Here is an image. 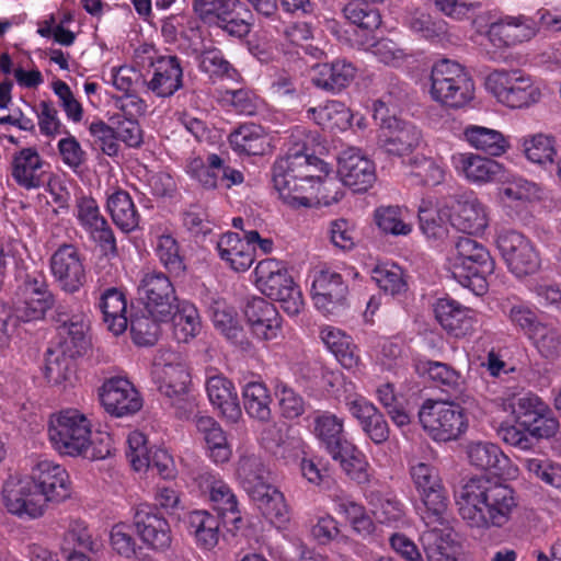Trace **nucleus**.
Returning <instances> with one entry per match:
<instances>
[{
    "mask_svg": "<svg viewBox=\"0 0 561 561\" xmlns=\"http://www.w3.org/2000/svg\"><path fill=\"white\" fill-rule=\"evenodd\" d=\"M313 139L306 128H293L286 142V153L273 167L274 187L283 203L294 209L329 203L322 190L331 183L327 179L330 168L309 152Z\"/></svg>",
    "mask_w": 561,
    "mask_h": 561,
    "instance_id": "obj_1",
    "label": "nucleus"
},
{
    "mask_svg": "<svg viewBox=\"0 0 561 561\" xmlns=\"http://www.w3.org/2000/svg\"><path fill=\"white\" fill-rule=\"evenodd\" d=\"M456 505L459 516L469 528L484 533L505 527L518 502L510 485L485 478H472L459 490Z\"/></svg>",
    "mask_w": 561,
    "mask_h": 561,
    "instance_id": "obj_2",
    "label": "nucleus"
},
{
    "mask_svg": "<svg viewBox=\"0 0 561 561\" xmlns=\"http://www.w3.org/2000/svg\"><path fill=\"white\" fill-rule=\"evenodd\" d=\"M57 335L55 351L46 359L45 377L49 382L61 383L68 379L69 360L83 356L91 346L89 320L81 311L57 309Z\"/></svg>",
    "mask_w": 561,
    "mask_h": 561,
    "instance_id": "obj_3",
    "label": "nucleus"
},
{
    "mask_svg": "<svg viewBox=\"0 0 561 561\" xmlns=\"http://www.w3.org/2000/svg\"><path fill=\"white\" fill-rule=\"evenodd\" d=\"M494 266L488 249L468 237H459L445 260V268L453 278L479 296L486 293L488 276L493 273Z\"/></svg>",
    "mask_w": 561,
    "mask_h": 561,
    "instance_id": "obj_4",
    "label": "nucleus"
},
{
    "mask_svg": "<svg viewBox=\"0 0 561 561\" xmlns=\"http://www.w3.org/2000/svg\"><path fill=\"white\" fill-rule=\"evenodd\" d=\"M267 474L268 471L260 458L247 456L240 459L238 478L242 488L262 515L280 528L289 520L288 507L284 494L267 482Z\"/></svg>",
    "mask_w": 561,
    "mask_h": 561,
    "instance_id": "obj_5",
    "label": "nucleus"
},
{
    "mask_svg": "<svg viewBox=\"0 0 561 561\" xmlns=\"http://www.w3.org/2000/svg\"><path fill=\"white\" fill-rule=\"evenodd\" d=\"M486 92L510 110H527L542 99V85L522 69H495L484 80Z\"/></svg>",
    "mask_w": 561,
    "mask_h": 561,
    "instance_id": "obj_6",
    "label": "nucleus"
},
{
    "mask_svg": "<svg viewBox=\"0 0 561 561\" xmlns=\"http://www.w3.org/2000/svg\"><path fill=\"white\" fill-rule=\"evenodd\" d=\"M428 80L431 99L443 106L461 108L474 98V82L466 68L457 61H436Z\"/></svg>",
    "mask_w": 561,
    "mask_h": 561,
    "instance_id": "obj_7",
    "label": "nucleus"
},
{
    "mask_svg": "<svg viewBox=\"0 0 561 561\" xmlns=\"http://www.w3.org/2000/svg\"><path fill=\"white\" fill-rule=\"evenodd\" d=\"M397 106L390 94L385 95L374 103L373 116L380 125L378 145L388 153L402 157L420 146L422 133L413 124L396 117Z\"/></svg>",
    "mask_w": 561,
    "mask_h": 561,
    "instance_id": "obj_8",
    "label": "nucleus"
},
{
    "mask_svg": "<svg viewBox=\"0 0 561 561\" xmlns=\"http://www.w3.org/2000/svg\"><path fill=\"white\" fill-rule=\"evenodd\" d=\"M253 274L254 284L263 295L278 301L288 316L300 313L304 308L301 293L283 262L275 259L262 260Z\"/></svg>",
    "mask_w": 561,
    "mask_h": 561,
    "instance_id": "obj_9",
    "label": "nucleus"
},
{
    "mask_svg": "<svg viewBox=\"0 0 561 561\" xmlns=\"http://www.w3.org/2000/svg\"><path fill=\"white\" fill-rule=\"evenodd\" d=\"M91 430L92 421L87 414L66 408L50 415L48 439L59 455L79 457L88 446Z\"/></svg>",
    "mask_w": 561,
    "mask_h": 561,
    "instance_id": "obj_10",
    "label": "nucleus"
},
{
    "mask_svg": "<svg viewBox=\"0 0 561 561\" xmlns=\"http://www.w3.org/2000/svg\"><path fill=\"white\" fill-rule=\"evenodd\" d=\"M423 430L435 442H450L462 435L468 427L463 409L454 402L428 399L419 411Z\"/></svg>",
    "mask_w": 561,
    "mask_h": 561,
    "instance_id": "obj_11",
    "label": "nucleus"
},
{
    "mask_svg": "<svg viewBox=\"0 0 561 561\" xmlns=\"http://www.w3.org/2000/svg\"><path fill=\"white\" fill-rule=\"evenodd\" d=\"M152 376L160 393L173 404L186 401L191 371L182 353L160 350L154 358Z\"/></svg>",
    "mask_w": 561,
    "mask_h": 561,
    "instance_id": "obj_12",
    "label": "nucleus"
},
{
    "mask_svg": "<svg viewBox=\"0 0 561 561\" xmlns=\"http://www.w3.org/2000/svg\"><path fill=\"white\" fill-rule=\"evenodd\" d=\"M1 502L8 514L25 520L38 519L48 510L27 474H10L3 481Z\"/></svg>",
    "mask_w": 561,
    "mask_h": 561,
    "instance_id": "obj_13",
    "label": "nucleus"
},
{
    "mask_svg": "<svg viewBox=\"0 0 561 561\" xmlns=\"http://www.w3.org/2000/svg\"><path fill=\"white\" fill-rule=\"evenodd\" d=\"M496 247L508 271L518 278L533 275L541 267L536 245L515 230L501 231L496 237Z\"/></svg>",
    "mask_w": 561,
    "mask_h": 561,
    "instance_id": "obj_14",
    "label": "nucleus"
},
{
    "mask_svg": "<svg viewBox=\"0 0 561 561\" xmlns=\"http://www.w3.org/2000/svg\"><path fill=\"white\" fill-rule=\"evenodd\" d=\"M126 443V456L135 471L156 469L162 479L172 480L176 477L178 470L172 455L165 448H148L144 433L131 431Z\"/></svg>",
    "mask_w": 561,
    "mask_h": 561,
    "instance_id": "obj_15",
    "label": "nucleus"
},
{
    "mask_svg": "<svg viewBox=\"0 0 561 561\" xmlns=\"http://www.w3.org/2000/svg\"><path fill=\"white\" fill-rule=\"evenodd\" d=\"M27 476L47 506L49 503H61L71 495L69 473L65 467L53 460H38Z\"/></svg>",
    "mask_w": 561,
    "mask_h": 561,
    "instance_id": "obj_16",
    "label": "nucleus"
},
{
    "mask_svg": "<svg viewBox=\"0 0 561 561\" xmlns=\"http://www.w3.org/2000/svg\"><path fill=\"white\" fill-rule=\"evenodd\" d=\"M139 293L151 318L157 320L171 318L179 300L174 286L165 274L156 271L145 273L140 280Z\"/></svg>",
    "mask_w": 561,
    "mask_h": 561,
    "instance_id": "obj_17",
    "label": "nucleus"
},
{
    "mask_svg": "<svg viewBox=\"0 0 561 561\" xmlns=\"http://www.w3.org/2000/svg\"><path fill=\"white\" fill-rule=\"evenodd\" d=\"M49 267L55 280L65 293L75 294L87 282L84 259L72 244L60 245L50 256Z\"/></svg>",
    "mask_w": 561,
    "mask_h": 561,
    "instance_id": "obj_18",
    "label": "nucleus"
},
{
    "mask_svg": "<svg viewBox=\"0 0 561 561\" xmlns=\"http://www.w3.org/2000/svg\"><path fill=\"white\" fill-rule=\"evenodd\" d=\"M337 175L354 192H366L376 181V167L359 148L350 147L339 156Z\"/></svg>",
    "mask_w": 561,
    "mask_h": 561,
    "instance_id": "obj_19",
    "label": "nucleus"
},
{
    "mask_svg": "<svg viewBox=\"0 0 561 561\" xmlns=\"http://www.w3.org/2000/svg\"><path fill=\"white\" fill-rule=\"evenodd\" d=\"M99 396L105 411L117 417L134 414L142 407L139 392L123 377L106 379L100 388Z\"/></svg>",
    "mask_w": 561,
    "mask_h": 561,
    "instance_id": "obj_20",
    "label": "nucleus"
},
{
    "mask_svg": "<svg viewBox=\"0 0 561 561\" xmlns=\"http://www.w3.org/2000/svg\"><path fill=\"white\" fill-rule=\"evenodd\" d=\"M450 163L459 178L474 185L493 183L504 174L502 163L476 152H455Z\"/></svg>",
    "mask_w": 561,
    "mask_h": 561,
    "instance_id": "obj_21",
    "label": "nucleus"
},
{
    "mask_svg": "<svg viewBox=\"0 0 561 561\" xmlns=\"http://www.w3.org/2000/svg\"><path fill=\"white\" fill-rule=\"evenodd\" d=\"M348 294L341 273L324 268L313 273L311 296L314 307L324 314H333L341 307Z\"/></svg>",
    "mask_w": 561,
    "mask_h": 561,
    "instance_id": "obj_22",
    "label": "nucleus"
},
{
    "mask_svg": "<svg viewBox=\"0 0 561 561\" xmlns=\"http://www.w3.org/2000/svg\"><path fill=\"white\" fill-rule=\"evenodd\" d=\"M134 526L142 543L157 552L167 551L172 545V529L168 519L153 507L141 505L134 516Z\"/></svg>",
    "mask_w": 561,
    "mask_h": 561,
    "instance_id": "obj_23",
    "label": "nucleus"
},
{
    "mask_svg": "<svg viewBox=\"0 0 561 561\" xmlns=\"http://www.w3.org/2000/svg\"><path fill=\"white\" fill-rule=\"evenodd\" d=\"M540 28L536 16L506 15L489 26L488 37L495 47H511L531 39Z\"/></svg>",
    "mask_w": 561,
    "mask_h": 561,
    "instance_id": "obj_24",
    "label": "nucleus"
},
{
    "mask_svg": "<svg viewBox=\"0 0 561 561\" xmlns=\"http://www.w3.org/2000/svg\"><path fill=\"white\" fill-rule=\"evenodd\" d=\"M76 216L80 226L106 251L116 250L114 233L100 211L96 201L90 196L77 198Z\"/></svg>",
    "mask_w": 561,
    "mask_h": 561,
    "instance_id": "obj_25",
    "label": "nucleus"
},
{
    "mask_svg": "<svg viewBox=\"0 0 561 561\" xmlns=\"http://www.w3.org/2000/svg\"><path fill=\"white\" fill-rule=\"evenodd\" d=\"M244 317L251 333L261 341L275 340L282 330V318L276 307L262 297L250 299Z\"/></svg>",
    "mask_w": 561,
    "mask_h": 561,
    "instance_id": "obj_26",
    "label": "nucleus"
},
{
    "mask_svg": "<svg viewBox=\"0 0 561 561\" xmlns=\"http://www.w3.org/2000/svg\"><path fill=\"white\" fill-rule=\"evenodd\" d=\"M205 388L209 402L230 422L241 416V408L234 385L214 368L206 370Z\"/></svg>",
    "mask_w": 561,
    "mask_h": 561,
    "instance_id": "obj_27",
    "label": "nucleus"
},
{
    "mask_svg": "<svg viewBox=\"0 0 561 561\" xmlns=\"http://www.w3.org/2000/svg\"><path fill=\"white\" fill-rule=\"evenodd\" d=\"M450 225L468 234H482L489 226L488 207L472 192L462 194L456 199Z\"/></svg>",
    "mask_w": 561,
    "mask_h": 561,
    "instance_id": "obj_28",
    "label": "nucleus"
},
{
    "mask_svg": "<svg viewBox=\"0 0 561 561\" xmlns=\"http://www.w3.org/2000/svg\"><path fill=\"white\" fill-rule=\"evenodd\" d=\"M467 455L470 463L478 469L494 470L495 474L507 480H513L518 476V468L496 444L472 442L467 447Z\"/></svg>",
    "mask_w": 561,
    "mask_h": 561,
    "instance_id": "obj_29",
    "label": "nucleus"
},
{
    "mask_svg": "<svg viewBox=\"0 0 561 561\" xmlns=\"http://www.w3.org/2000/svg\"><path fill=\"white\" fill-rule=\"evenodd\" d=\"M434 312L440 325L457 337L472 332L478 321L477 312L473 309L465 307L449 297L437 299Z\"/></svg>",
    "mask_w": 561,
    "mask_h": 561,
    "instance_id": "obj_30",
    "label": "nucleus"
},
{
    "mask_svg": "<svg viewBox=\"0 0 561 561\" xmlns=\"http://www.w3.org/2000/svg\"><path fill=\"white\" fill-rule=\"evenodd\" d=\"M199 490L208 494L214 508L222 516L231 514L232 520H239L238 499L229 484L216 472L203 470L195 477Z\"/></svg>",
    "mask_w": 561,
    "mask_h": 561,
    "instance_id": "obj_31",
    "label": "nucleus"
},
{
    "mask_svg": "<svg viewBox=\"0 0 561 561\" xmlns=\"http://www.w3.org/2000/svg\"><path fill=\"white\" fill-rule=\"evenodd\" d=\"M152 76L147 82L148 90L159 98L173 95L181 87L183 69L175 56H157L150 62Z\"/></svg>",
    "mask_w": 561,
    "mask_h": 561,
    "instance_id": "obj_32",
    "label": "nucleus"
},
{
    "mask_svg": "<svg viewBox=\"0 0 561 561\" xmlns=\"http://www.w3.org/2000/svg\"><path fill=\"white\" fill-rule=\"evenodd\" d=\"M364 497L376 522L393 527L404 524V504L392 491L369 486L365 489Z\"/></svg>",
    "mask_w": 561,
    "mask_h": 561,
    "instance_id": "obj_33",
    "label": "nucleus"
},
{
    "mask_svg": "<svg viewBox=\"0 0 561 561\" xmlns=\"http://www.w3.org/2000/svg\"><path fill=\"white\" fill-rule=\"evenodd\" d=\"M216 249L220 260L237 273L247 272L255 260L254 247L249 244L247 237L228 231L219 237Z\"/></svg>",
    "mask_w": 561,
    "mask_h": 561,
    "instance_id": "obj_34",
    "label": "nucleus"
},
{
    "mask_svg": "<svg viewBox=\"0 0 561 561\" xmlns=\"http://www.w3.org/2000/svg\"><path fill=\"white\" fill-rule=\"evenodd\" d=\"M183 523L199 549L210 551L218 545L220 520L217 516L204 510H195L185 514Z\"/></svg>",
    "mask_w": 561,
    "mask_h": 561,
    "instance_id": "obj_35",
    "label": "nucleus"
},
{
    "mask_svg": "<svg viewBox=\"0 0 561 561\" xmlns=\"http://www.w3.org/2000/svg\"><path fill=\"white\" fill-rule=\"evenodd\" d=\"M45 161L37 148H22L13 156L12 176L23 188H37L43 184V167Z\"/></svg>",
    "mask_w": 561,
    "mask_h": 561,
    "instance_id": "obj_36",
    "label": "nucleus"
},
{
    "mask_svg": "<svg viewBox=\"0 0 561 561\" xmlns=\"http://www.w3.org/2000/svg\"><path fill=\"white\" fill-rule=\"evenodd\" d=\"M422 541L430 561H460L456 557L457 547L454 530L448 519L443 525H425Z\"/></svg>",
    "mask_w": 561,
    "mask_h": 561,
    "instance_id": "obj_37",
    "label": "nucleus"
},
{
    "mask_svg": "<svg viewBox=\"0 0 561 561\" xmlns=\"http://www.w3.org/2000/svg\"><path fill=\"white\" fill-rule=\"evenodd\" d=\"M356 67L345 60L336 59L331 64L317 65L312 70V83L325 91L339 92L356 77Z\"/></svg>",
    "mask_w": 561,
    "mask_h": 561,
    "instance_id": "obj_38",
    "label": "nucleus"
},
{
    "mask_svg": "<svg viewBox=\"0 0 561 561\" xmlns=\"http://www.w3.org/2000/svg\"><path fill=\"white\" fill-rule=\"evenodd\" d=\"M231 149L239 156H263L271 150V138L255 124H243L229 135Z\"/></svg>",
    "mask_w": 561,
    "mask_h": 561,
    "instance_id": "obj_39",
    "label": "nucleus"
},
{
    "mask_svg": "<svg viewBox=\"0 0 561 561\" xmlns=\"http://www.w3.org/2000/svg\"><path fill=\"white\" fill-rule=\"evenodd\" d=\"M320 337L341 366L348 370L359 368V351L350 335L341 329L328 325L321 329Z\"/></svg>",
    "mask_w": 561,
    "mask_h": 561,
    "instance_id": "obj_40",
    "label": "nucleus"
},
{
    "mask_svg": "<svg viewBox=\"0 0 561 561\" xmlns=\"http://www.w3.org/2000/svg\"><path fill=\"white\" fill-rule=\"evenodd\" d=\"M195 426L203 435L211 461L217 465L228 462L232 456V448L219 423L211 416L196 415Z\"/></svg>",
    "mask_w": 561,
    "mask_h": 561,
    "instance_id": "obj_41",
    "label": "nucleus"
},
{
    "mask_svg": "<svg viewBox=\"0 0 561 561\" xmlns=\"http://www.w3.org/2000/svg\"><path fill=\"white\" fill-rule=\"evenodd\" d=\"M99 308L107 329L115 335H119L128 327L126 295L115 288L105 289L100 296Z\"/></svg>",
    "mask_w": 561,
    "mask_h": 561,
    "instance_id": "obj_42",
    "label": "nucleus"
},
{
    "mask_svg": "<svg viewBox=\"0 0 561 561\" xmlns=\"http://www.w3.org/2000/svg\"><path fill=\"white\" fill-rule=\"evenodd\" d=\"M463 139L471 148L490 157H501L510 149L507 138L497 129L480 125H468L463 129Z\"/></svg>",
    "mask_w": 561,
    "mask_h": 561,
    "instance_id": "obj_43",
    "label": "nucleus"
},
{
    "mask_svg": "<svg viewBox=\"0 0 561 561\" xmlns=\"http://www.w3.org/2000/svg\"><path fill=\"white\" fill-rule=\"evenodd\" d=\"M307 116L323 129L331 131H343L352 125L351 110L335 100L308 108Z\"/></svg>",
    "mask_w": 561,
    "mask_h": 561,
    "instance_id": "obj_44",
    "label": "nucleus"
},
{
    "mask_svg": "<svg viewBox=\"0 0 561 561\" xmlns=\"http://www.w3.org/2000/svg\"><path fill=\"white\" fill-rule=\"evenodd\" d=\"M375 32H368L367 30L357 28L356 31V43L363 49L370 51L380 62L392 67L402 66L408 55L398 47V45L390 39L376 41Z\"/></svg>",
    "mask_w": 561,
    "mask_h": 561,
    "instance_id": "obj_45",
    "label": "nucleus"
},
{
    "mask_svg": "<svg viewBox=\"0 0 561 561\" xmlns=\"http://www.w3.org/2000/svg\"><path fill=\"white\" fill-rule=\"evenodd\" d=\"M416 512L424 525H443L448 518L449 497L444 484L419 494Z\"/></svg>",
    "mask_w": 561,
    "mask_h": 561,
    "instance_id": "obj_46",
    "label": "nucleus"
},
{
    "mask_svg": "<svg viewBox=\"0 0 561 561\" xmlns=\"http://www.w3.org/2000/svg\"><path fill=\"white\" fill-rule=\"evenodd\" d=\"M500 310L517 331L528 339L533 330L541 322L536 309L528 302L517 298L507 297L500 302Z\"/></svg>",
    "mask_w": 561,
    "mask_h": 561,
    "instance_id": "obj_47",
    "label": "nucleus"
},
{
    "mask_svg": "<svg viewBox=\"0 0 561 561\" xmlns=\"http://www.w3.org/2000/svg\"><path fill=\"white\" fill-rule=\"evenodd\" d=\"M313 432L331 456L339 455L341 448L350 443L343 435V420L330 412L314 415Z\"/></svg>",
    "mask_w": 561,
    "mask_h": 561,
    "instance_id": "obj_48",
    "label": "nucleus"
},
{
    "mask_svg": "<svg viewBox=\"0 0 561 561\" xmlns=\"http://www.w3.org/2000/svg\"><path fill=\"white\" fill-rule=\"evenodd\" d=\"M106 207L113 222L123 232H131L138 228L140 215L127 192L115 190L108 194Z\"/></svg>",
    "mask_w": 561,
    "mask_h": 561,
    "instance_id": "obj_49",
    "label": "nucleus"
},
{
    "mask_svg": "<svg viewBox=\"0 0 561 561\" xmlns=\"http://www.w3.org/2000/svg\"><path fill=\"white\" fill-rule=\"evenodd\" d=\"M331 457L340 462L343 471L357 484H370L374 481V471L366 456L351 442L341 448L339 455Z\"/></svg>",
    "mask_w": 561,
    "mask_h": 561,
    "instance_id": "obj_50",
    "label": "nucleus"
},
{
    "mask_svg": "<svg viewBox=\"0 0 561 561\" xmlns=\"http://www.w3.org/2000/svg\"><path fill=\"white\" fill-rule=\"evenodd\" d=\"M528 340L541 357L553 362L561 356V324L557 320L541 321Z\"/></svg>",
    "mask_w": 561,
    "mask_h": 561,
    "instance_id": "obj_51",
    "label": "nucleus"
},
{
    "mask_svg": "<svg viewBox=\"0 0 561 561\" xmlns=\"http://www.w3.org/2000/svg\"><path fill=\"white\" fill-rule=\"evenodd\" d=\"M540 187L522 176L506 178L499 187V196L508 207L524 206L540 198Z\"/></svg>",
    "mask_w": 561,
    "mask_h": 561,
    "instance_id": "obj_52",
    "label": "nucleus"
},
{
    "mask_svg": "<svg viewBox=\"0 0 561 561\" xmlns=\"http://www.w3.org/2000/svg\"><path fill=\"white\" fill-rule=\"evenodd\" d=\"M172 312L173 336L178 342L187 343L197 336L202 322L197 308L187 300L178 301Z\"/></svg>",
    "mask_w": 561,
    "mask_h": 561,
    "instance_id": "obj_53",
    "label": "nucleus"
},
{
    "mask_svg": "<svg viewBox=\"0 0 561 561\" xmlns=\"http://www.w3.org/2000/svg\"><path fill=\"white\" fill-rule=\"evenodd\" d=\"M64 529L62 549L79 547L90 552H98L102 543L89 529L85 520L78 517H66L60 523Z\"/></svg>",
    "mask_w": 561,
    "mask_h": 561,
    "instance_id": "obj_54",
    "label": "nucleus"
},
{
    "mask_svg": "<svg viewBox=\"0 0 561 561\" xmlns=\"http://www.w3.org/2000/svg\"><path fill=\"white\" fill-rule=\"evenodd\" d=\"M403 24L413 33L428 41L440 39L447 34V23L434 20L428 13L415 7H408L403 15Z\"/></svg>",
    "mask_w": 561,
    "mask_h": 561,
    "instance_id": "obj_55",
    "label": "nucleus"
},
{
    "mask_svg": "<svg viewBox=\"0 0 561 561\" xmlns=\"http://www.w3.org/2000/svg\"><path fill=\"white\" fill-rule=\"evenodd\" d=\"M334 508L359 536L367 537L375 531V523L362 503L348 496H340L334 500Z\"/></svg>",
    "mask_w": 561,
    "mask_h": 561,
    "instance_id": "obj_56",
    "label": "nucleus"
},
{
    "mask_svg": "<svg viewBox=\"0 0 561 561\" xmlns=\"http://www.w3.org/2000/svg\"><path fill=\"white\" fill-rule=\"evenodd\" d=\"M379 230L391 236H408L412 231L411 216L408 209L399 206H380L374 213Z\"/></svg>",
    "mask_w": 561,
    "mask_h": 561,
    "instance_id": "obj_57",
    "label": "nucleus"
},
{
    "mask_svg": "<svg viewBox=\"0 0 561 561\" xmlns=\"http://www.w3.org/2000/svg\"><path fill=\"white\" fill-rule=\"evenodd\" d=\"M383 0H351L343 10L344 16L357 28L369 33L377 31L381 25V14L377 3Z\"/></svg>",
    "mask_w": 561,
    "mask_h": 561,
    "instance_id": "obj_58",
    "label": "nucleus"
},
{
    "mask_svg": "<svg viewBox=\"0 0 561 561\" xmlns=\"http://www.w3.org/2000/svg\"><path fill=\"white\" fill-rule=\"evenodd\" d=\"M243 405L247 413L259 421H267L271 416V394L264 382L248 381L242 388Z\"/></svg>",
    "mask_w": 561,
    "mask_h": 561,
    "instance_id": "obj_59",
    "label": "nucleus"
},
{
    "mask_svg": "<svg viewBox=\"0 0 561 561\" xmlns=\"http://www.w3.org/2000/svg\"><path fill=\"white\" fill-rule=\"evenodd\" d=\"M451 215L442 209H431L423 202L419 207L420 227L433 245H438L448 237Z\"/></svg>",
    "mask_w": 561,
    "mask_h": 561,
    "instance_id": "obj_60",
    "label": "nucleus"
},
{
    "mask_svg": "<svg viewBox=\"0 0 561 561\" xmlns=\"http://www.w3.org/2000/svg\"><path fill=\"white\" fill-rule=\"evenodd\" d=\"M193 51L196 54L201 71L208 73L210 77L228 78L234 81L239 79V72L217 47L209 46L201 49L195 47Z\"/></svg>",
    "mask_w": 561,
    "mask_h": 561,
    "instance_id": "obj_61",
    "label": "nucleus"
},
{
    "mask_svg": "<svg viewBox=\"0 0 561 561\" xmlns=\"http://www.w3.org/2000/svg\"><path fill=\"white\" fill-rule=\"evenodd\" d=\"M209 316L213 324L227 340L237 342L242 335L237 311L225 300L217 299L209 307Z\"/></svg>",
    "mask_w": 561,
    "mask_h": 561,
    "instance_id": "obj_62",
    "label": "nucleus"
},
{
    "mask_svg": "<svg viewBox=\"0 0 561 561\" xmlns=\"http://www.w3.org/2000/svg\"><path fill=\"white\" fill-rule=\"evenodd\" d=\"M221 158L216 153H209L205 158L193 157L185 167L186 173L206 188H215L219 185V172L221 171Z\"/></svg>",
    "mask_w": 561,
    "mask_h": 561,
    "instance_id": "obj_63",
    "label": "nucleus"
},
{
    "mask_svg": "<svg viewBox=\"0 0 561 561\" xmlns=\"http://www.w3.org/2000/svg\"><path fill=\"white\" fill-rule=\"evenodd\" d=\"M549 405L537 394L527 392L504 401V410H511L518 424L524 428L528 423L542 412H547Z\"/></svg>",
    "mask_w": 561,
    "mask_h": 561,
    "instance_id": "obj_64",
    "label": "nucleus"
}]
</instances>
